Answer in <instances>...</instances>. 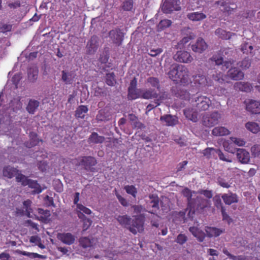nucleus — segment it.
<instances>
[{
	"instance_id": "nucleus-39",
	"label": "nucleus",
	"mask_w": 260,
	"mask_h": 260,
	"mask_svg": "<svg viewBox=\"0 0 260 260\" xmlns=\"http://www.w3.org/2000/svg\"><path fill=\"white\" fill-rule=\"evenodd\" d=\"M184 114L186 118L193 122H196L197 120V114L192 109H186L184 110Z\"/></svg>"
},
{
	"instance_id": "nucleus-38",
	"label": "nucleus",
	"mask_w": 260,
	"mask_h": 260,
	"mask_svg": "<svg viewBox=\"0 0 260 260\" xmlns=\"http://www.w3.org/2000/svg\"><path fill=\"white\" fill-rule=\"evenodd\" d=\"M175 95L177 97L184 100H189L190 99V93L186 90L183 89L177 90Z\"/></svg>"
},
{
	"instance_id": "nucleus-19",
	"label": "nucleus",
	"mask_w": 260,
	"mask_h": 260,
	"mask_svg": "<svg viewBox=\"0 0 260 260\" xmlns=\"http://www.w3.org/2000/svg\"><path fill=\"white\" fill-rule=\"evenodd\" d=\"M29 141L25 143V146L28 148H31L37 145L42 140L38 138V135L35 132L29 133Z\"/></svg>"
},
{
	"instance_id": "nucleus-43",
	"label": "nucleus",
	"mask_w": 260,
	"mask_h": 260,
	"mask_svg": "<svg viewBox=\"0 0 260 260\" xmlns=\"http://www.w3.org/2000/svg\"><path fill=\"white\" fill-rule=\"evenodd\" d=\"M38 70L37 68L29 69L28 71V78L32 82L36 81L38 78Z\"/></svg>"
},
{
	"instance_id": "nucleus-45",
	"label": "nucleus",
	"mask_w": 260,
	"mask_h": 260,
	"mask_svg": "<svg viewBox=\"0 0 260 260\" xmlns=\"http://www.w3.org/2000/svg\"><path fill=\"white\" fill-rule=\"evenodd\" d=\"M172 24V21L169 19L161 20L158 23L157 27L158 29L162 30L165 28L169 27Z\"/></svg>"
},
{
	"instance_id": "nucleus-55",
	"label": "nucleus",
	"mask_w": 260,
	"mask_h": 260,
	"mask_svg": "<svg viewBox=\"0 0 260 260\" xmlns=\"http://www.w3.org/2000/svg\"><path fill=\"white\" fill-rule=\"evenodd\" d=\"M218 154V157L220 160L223 161H227V162H231L232 160L230 159L229 158L226 157V156L224 155L223 152L219 149H216V153Z\"/></svg>"
},
{
	"instance_id": "nucleus-11",
	"label": "nucleus",
	"mask_w": 260,
	"mask_h": 260,
	"mask_svg": "<svg viewBox=\"0 0 260 260\" xmlns=\"http://www.w3.org/2000/svg\"><path fill=\"white\" fill-rule=\"evenodd\" d=\"M160 120L168 126H174L179 122L178 118L176 116L171 114H165L160 117Z\"/></svg>"
},
{
	"instance_id": "nucleus-29",
	"label": "nucleus",
	"mask_w": 260,
	"mask_h": 260,
	"mask_svg": "<svg viewBox=\"0 0 260 260\" xmlns=\"http://www.w3.org/2000/svg\"><path fill=\"white\" fill-rule=\"evenodd\" d=\"M189 230L195 237L198 238L199 241L202 242L204 240L205 233L199 229L192 226L189 228Z\"/></svg>"
},
{
	"instance_id": "nucleus-61",
	"label": "nucleus",
	"mask_w": 260,
	"mask_h": 260,
	"mask_svg": "<svg viewBox=\"0 0 260 260\" xmlns=\"http://www.w3.org/2000/svg\"><path fill=\"white\" fill-rule=\"evenodd\" d=\"M132 208L134 209V213L136 214L141 213L145 210V208L142 205H133Z\"/></svg>"
},
{
	"instance_id": "nucleus-18",
	"label": "nucleus",
	"mask_w": 260,
	"mask_h": 260,
	"mask_svg": "<svg viewBox=\"0 0 260 260\" xmlns=\"http://www.w3.org/2000/svg\"><path fill=\"white\" fill-rule=\"evenodd\" d=\"M206 15L203 12H195L187 14V18L192 21H200L206 18Z\"/></svg>"
},
{
	"instance_id": "nucleus-64",
	"label": "nucleus",
	"mask_w": 260,
	"mask_h": 260,
	"mask_svg": "<svg viewBox=\"0 0 260 260\" xmlns=\"http://www.w3.org/2000/svg\"><path fill=\"white\" fill-rule=\"evenodd\" d=\"M231 140L236 144H237L238 146H243L245 144V142L239 138H231Z\"/></svg>"
},
{
	"instance_id": "nucleus-6",
	"label": "nucleus",
	"mask_w": 260,
	"mask_h": 260,
	"mask_svg": "<svg viewBox=\"0 0 260 260\" xmlns=\"http://www.w3.org/2000/svg\"><path fill=\"white\" fill-rule=\"evenodd\" d=\"M179 0H165L162 6V11L167 14L171 13L173 11H179L181 9Z\"/></svg>"
},
{
	"instance_id": "nucleus-23",
	"label": "nucleus",
	"mask_w": 260,
	"mask_h": 260,
	"mask_svg": "<svg viewBox=\"0 0 260 260\" xmlns=\"http://www.w3.org/2000/svg\"><path fill=\"white\" fill-rule=\"evenodd\" d=\"M16 253L22 255H25L29 257L30 258H39L41 259H45L47 257L46 255H41L37 253L29 252L25 251H21L17 249L16 250Z\"/></svg>"
},
{
	"instance_id": "nucleus-16",
	"label": "nucleus",
	"mask_w": 260,
	"mask_h": 260,
	"mask_svg": "<svg viewBox=\"0 0 260 260\" xmlns=\"http://www.w3.org/2000/svg\"><path fill=\"white\" fill-rule=\"evenodd\" d=\"M99 46V39L95 36L91 37L87 44V52L89 54L94 53L98 49Z\"/></svg>"
},
{
	"instance_id": "nucleus-2",
	"label": "nucleus",
	"mask_w": 260,
	"mask_h": 260,
	"mask_svg": "<svg viewBox=\"0 0 260 260\" xmlns=\"http://www.w3.org/2000/svg\"><path fill=\"white\" fill-rule=\"evenodd\" d=\"M210 201L208 200L201 196H198L195 199H193L192 203H190L189 207H187L189 216L192 217L196 212H203L204 209L208 207Z\"/></svg>"
},
{
	"instance_id": "nucleus-60",
	"label": "nucleus",
	"mask_w": 260,
	"mask_h": 260,
	"mask_svg": "<svg viewBox=\"0 0 260 260\" xmlns=\"http://www.w3.org/2000/svg\"><path fill=\"white\" fill-rule=\"evenodd\" d=\"M162 52V49L161 48H158L155 49H151L150 50V52L148 53L149 55L152 57H155L157 55H159Z\"/></svg>"
},
{
	"instance_id": "nucleus-32",
	"label": "nucleus",
	"mask_w": 260,
	"mask_h": 260,
	"mask_svg": "<svg viewBox=\"0 0 260 260\" xmlns=\"http://www.w3.org/2000/svg\"><path fill=\"white\" fill-rule=\"evenodd\" d=\"M245 127L248 131L253 134H257L260 132V126L259 124L255 122H247L245 124Z\"/></svg>"
},
{
	"instance_id": "nucleus-34",
	"label": "nucleus",
	"mask_w": 260,
	"mask_h": 260,
	"mask_svg": "<svg viewBox=\"0 0 260 260\" xmlns=\"http://www.w3.org/2000/svg\"><path fill=\"white\" fill-rule=\"evenodd\" d=\"M146 83L148 84L149 86L156 88L158 90L160 89L159 80L156 77H150L148 78L146 80Z\"/></svg>"
},
{
	"instance_id": "nucleus-41",
	"label": "nucleus",
	"mask_w": 260,
	"mask_h": 260,
	"mask_svg": "<svg viewBox=\"0 0 260 260\" xmlns=\"http://www.w3.org/2000/svg\"><path fill=\"white\" fill-rule=\"evenodd\" d=\"M30 179H28L27 177L25 176L21 173H18L16 176V181L17 182L21 183L22 186H26L28 183V181Z\"/></svg>"
},
{
	"instance_id": "nucleus-12",
	"label": "nucleus",
	"mask_w": 260,
	"mask_h": 260,
	"mask_svg": "<svg viewBox=\"0 0 260 260\" xmlns=\"http://www.w3.org/2000/svg\"><path fill=\"white\" fill-rule=\"evenodd\" d=\"M227 75L233 80H242L244 77V74L241 70L236 67L231 68L227 73Z\"/></svg>"
},
{
	"instance_id": "nucleus-58",
	"label": "nucleus",
	"mask_w": 260,
	"mask_h": 260,
	"mask_svg": "<svg viewBox=\"0 0 260 260\" xmlns=\"http://www.w3.org/2000/svg\"><path fill=\"white\" fill-rule=\"evenodd\" d=\"M75 240V236L71 233H66V244L71 245Z\"/></svg>"
},
{
	"instance_id": "nucleus-52",
	"label": "nucleus",
	"mask_w": 260,
	"mask_h": 260,
	"mask_svg": "<svg viewBox=\"0 0 260 260\" xmlns=\"http://www.w3.org/2000/svg\"><path fill=\"white\" fill-rule=\"evenodd\" d=\"M221 212L223 220L227 221L228 223L230 224L233 221V220L226 213L225 207H222V210L221 211Z\"/></svg>"
},
{
	"instance_id": "nucleus-31",
	"label": "nucleus",
	"mask_w": 260,
	"mask_h": 260,
	"mask_svg": "<svg viewBox=\"0 0 260 260\" xmlns=\"http://www.w3.org/2000/svg\"><path fill=\"white\" fill-rule=\"evenodd\" d=\"M131 218L127 215L118 216L117 220L120 225L128 230L129 226L131 222Z\"/></svg>"
},
{
	"instance_id": "nucleus-47",
	"label": "nucleus",
	"mask_w": 260,
	"mask_h": 260,
	"mask_svg": "<svg viewBox=\"0 0 260 260\" xmlns=\"http://www.w3.org/2000/svg\"><path fill=\"white\" fill-rule=\"evenodd\" d=\"M216 149L214 148L208 147L203 151V155L206 157L210 158L216 153Z\"/></svg>"
},
{
	"instance_id": "nucleus-15",
	"label": "nucleus",
	"mask_w": 260,
	"mask_h": 260,
	"mask_svg": "<svg viewBox=\"0 0 260 260\" xmlns=\"http://www.w3.org/2000/svg\"><path fill=\"white\" fill-rule=\"evenodd\" d=\"M221 198L222 199L224 203L226 205H230L234 203L238 202V197L237 194L230 192L228 193H224L222 195Z\"/></svg>"
},
{
	"instance_id": "nucleus-53",
	"label": "nucleus",
	"mask_w": 260,
	"mask_h": 260,
	"mask_svg": "<svg viewBox=\"0 0 260 260\" xmlns=\"http://www.w3.org/2000/svg\"><path fill=\"white\" fill-rule=\"evenodd\" d=\"M115 195L118 200L120 203L123 206L126 207L128 206V203L127 201L125 199H124L123 197H122L121 195H120L117 190L115 189Z\"/></svg>"
},
{
	"instance_id": "nucleus-36",
	"label": "nucleus",
	"mask_w": 260,
	"mask_h": 260,
	"mask_svg": "<svg viewBox=\"0 0 260 260\" xmlns=\"http://www.w3.org/2000/svg\"><path fill=\"white\" fill-rule=\"evenodd\" d=\"M105 140V138L104 136H99L95 132L92 133L89 138V141L94 144L102 143Z\"/></svg>"
},
{
	"instance_id": "nucleus-62",
	"label": "nucleus",
	"mask_w": 260,
	"mask_h": 260,
	"mask_svg": "<svg viewBox=\"0 0 260 260\" xmlns=\"http://www.w3.org/2000/svg\"><path fill=\"white\" fill-rule=\"evenodd\" d=\"M194 37V36L193 35H191L190 34L189 36H187L186 37H184L180 41V45H185L186 43H187L189 41L193 39Z\"/></svg>"
},
{
	"instance_id": "nucleus-24",
	"label": "nucleus",
	"mask_w": 260,
	"mask_h": 260,
	"mask_svg": "<svg viewBox=\"0 0 260 260\" xmlns=\"http://www.w3.org/2000/svg\"><path fill=\"white\" fill-rule=\"evenodd\" d=\"M77 211L78 216L79 218H83L84 217H85L84 213L89 215L92 212L90 209L87 208L82 204H77Z\"/></svg>"
},
{
	"instance_id": "nucleus-8",
	"label": "nucleus",
	"mask_w": 260,
	"mask_h": 260,
	"mask_svg": "<svg viewBox=\"0 0 260 260\" xmlns=\"http://www.w3.org/2000/svg\"><path fill=\"white\" fill-rule=\"evenodd\" d=\"M195 102L197 108L200 111H206L211 104V101L206 96H200L196 98Z\"/></svg>"
},
{
	"instance_id": "nucleus-30",
	"label": "nucleus",
	"mask_w": 260,
	"mask_h": 260,
	"mask_svg": "<svg viewBox=\"0 0 260 260\" xmlns=\"http://www.w3.org/2000/svg\"><path fill=\"white\" fill-rule=\"evenodd\" d=\"M27 185H28L29 187L34 189L32 191V194H38L42 192V188L37 181L32 180L30 179Z\"/></svg>"
},
{
	"instance_id": "nucleus-40",
	"label": "nucleus",
	"mask_w": 260,
	"mask_h": 260,
	"mask_svg": "<svg viewBox=\"0 0 260 260\" xmlns=\"http://www.w3.org/2000/svg\"><path fill=\"white\" fill-rule=\"evenodd\" d=\"M181 193L184 197L186 198L187 201V207H188L189 203H191L193 201V199H192V192L188 188L185 187L182 190Z\"/></svg>"
},
{
	"instance_id": "nucleus-50",
	"label": "nucleus",
	"mask_w": 260,
	"mask_h": 260,
	"mask_svg": "<svg viewBox=\"0 0 260 260\" xmlns=\"http://www.w3.org/2000/svg\"><path fill=\"white\" fill-rule=\"evenodd\" d=\"M23 204L26 213L29 216L30 213L31 212V209L30 208L31 201L29 200H27L23 202Z\"/></svg>"
},
{
	"instance_id": "nucleus-27",
	"label": "nucleus",
	"mask_w": 260,
	"mask_h": 260,
	"mask_svg": "<svg viewBox=\"0 0 260 260\" xmlns=\"http://www.w3.org/2000/svg\"><path fill=\"white\" fill-rule=\"evenodd\" d=\"M93 239L86 237H80L79 240V245L83 248L91 247L93 245Z\"/></svg>"
},
{
	"instance_id": "nucleus-7",
	"label": "nucleus",
	"mask_w": 260,
	"mask_h": 260,
	"mask_svg": "<svg viewBox=\"0 0 260 260\" xmlns=\"http://www.w3.org/2000/svg\"><path fill=\"white\" fill-rule=\"evenodd\" d=\"M109 36L113 43L117 46H120L124 39V34L119 28L111 30L109 32Z\"/></svg>"
},
{
	"instance_id": "nucleus-35",
	"label": "nucleus",
	"mask_w": 260,
	"mask_h": 260,
	"mask_svg": "<svg viewBox=\"0 0 260 260\" xmlns=\"http://www.w3.org/2000/svg\"><path fill=\"white\" fill-rule=\"evenodd\" d=\"M88 111V109L86 106H79L75 111V116L78 118L83 119Z\"/></svg>"
},
{
	"instance_id": "nucleus-21",
	"label": "nucleus",
	"mask_w": 260,
	"mask_h": 260,
	"mask_svg": "<svg viewBox=\"0 0 260 260\" xmlns=\"http://www.w3.org/2000/svg\"><path fill=\"white\" fill-rule=\"evenodd\" d=\"M193 82L196 86L203 87L207 85L206 77L203 75H197L193 76Z\"/></svg>"
},
{
	"instance_id": "nucleus-51",
	"label": "nucleus",
	"mask_w": 260,
	"mask_h": 260,
	"mask_svg": "<svg viewBox=\"0 0 260 260\" xmlns=\"http://www.w3.org/2000/svg\"><path fill=\"white\" fill-rule=\"evenodd\" d=\"M217 183L218 185L223 188H229L231 187V183L226 182L225 179L221 177H219L218 178Z\"/></svg>"
},
{
	"instance_id": "nucleus-4",
	"label": "nucleus",
	"mask_w": 260,
	"mask_h": 260,
	"mask_svg": "<svg viewBox=\"0 0 260 260\" xmlns=\"http://www.w3.org/2000/svg\"><path fill=\"white\" fill-rule=\"evenodd\" d=\"M220 118L221 114L217 111L205 113L202 117V124L206 127H211L217 124Z\"/></svg>"
},
{
	"instance_id": "nucleus-3",
	"label": "nucleus",
	"mask_w": 260,
	"mask_h": 260,
	"mask_svg": "<svg viewBox=\"0 0 260 260\" xmlns=\"http://www.w3.org/2000/svg\"><path fill=\"white\" fill-rule=\"evenodd\" d=\"M144 221L145 216L143 214L135 216L133 219H131L128 230L134 235L138 232H142L144 231Z\"/></svg>"
},
{
	"instance_id": "nucleus-33",
	"label": "nucleus",
	"mask_w": 260,
	"mask_h": 260,
	"mask_svg": "<svg viewBox=\"0 0 260 260\" xmlns=\"http://www.w3.org/2000/svg\"><path fill=\"white\" fill-rule=\"evenodd\" d=\"M142 91L143 89L140 88H135L128 91L127 98L129 100L140 98Z\"/></svg>"
},
{
	"instance_id": "nucleus-28",
	"label": "nucleus",
	"mask_w": 260,
	"mask_h": 260,
	"mask_svg": "<svg viewBox=\"0 0 260 260\" xmlns=\"http://www.w3.org/2000/svg\"><path fill=\"white\" fill-rule=\"evenodd\" d=\"M40 103L39 101L30 99L26 106V110L29 113L33 114L39 106Z\"/></svg>"
},
{
	"instance_id": "nucleus-14",
	"label": "nucleus",
	"mask_w": 260,
	"mask_h": 260,
	"mask_svg": "<svg viewBox=\"0 0 260 260\" xmlns=\"http://www.w3.org/2000/svg\"><path fill=\"white\" fill-rule=\"evenodd\" d=\"M246 110L252 114L260 113V102L251 100L246 104Z\"/></svg>"
},
{
	"instance_id": "nucleus-1",
	"label": "nucleus",
	"mask_w": 260,
	"mask_h": 260,
	"mask_svg": "<svg viewBox=\"0 0 260 260\" xmlns=\"http://www.w3.org/2000/svg\"><path fill=\"white\" fill-rule=\"evenodd\" d=\"M168 75L170 79L177 83L188 84L191 82L189 70L182 64L172 65Z\"/></svg>"
},
{
	"instance_id": "nucleus-17",
	"label": "nucleus",
	"mask_w": 260,
	"mask_h": 260,
	"mask_svg": "<svg viewBox=\"0 0 260 260\" xmlns=\"http://www.w3.org/2000/svg\"><path fill=\"white\" fill-rule=\"evenodd\" d=\"M19 172V170L13 167L7 166L4 167L3 170V176L8 178H12Z\"/></svg>"
},
{
	"instance_id": "nucleus-10",
	"label": "nucleus",
	"mask_w": 260,
	"mask_h": 260,
	"mask_svg": "<svg viewBox=\"0 0 260 260\" xmlns=\"http://www.w3.org/2000/svg\"><path fill=\"white\" fill-rule=\"evenodd\" d=\"M208 48V45L202 38H199L195 43L191 45L192 50L198 53H202Z\"/></svg>"
},
{
	"instance_id": "nucleus-20",
	"label": "nucleus",
	"mask_w": 260,
	"mask_h": 260,
	"mask_svg": "<svg viewBox=\"0 0 260 260\" xmlns=\"http://www.w3.org/2000/svg\"><path fill=\"white\" fill-rule=\"evenodd\" d=\"M205 231L209 237H217L223 233L224 230H222L215 227L206 226Z\"/></svg>"
},
{
	"instance_id": "nucleus-25",
	"label": "nucleus",
	"mask_w": 260,
	"mask_h": 260,
	"mask_svg": "<svg viewBox=\"0 0 260 260\" xmlns=\"http://www.w3.org/2000/svg\"><path fill=\"white\" fill-rule=\"evenodd\" d=\"M229 130L223 126H217L212 131V134L215 136H223L229 135Z\"/></svg>"
},
{
	"instance_id": "nucleus-26",
	"label": "nucleus",
	"mask_w": 260,
	"mask_h": 260,
	"mask_svg": "<svg viewBox=\"0 0 260 260\" xmlns=\"http://www.w3.org/2000/svg\"><path fill=\"white\" fill-rule=\"evenodd\" d=\"M235 88L242 91L250 92L252 89L251 84L248 82H237L235 85Z\"/></svg>"
},
{
	"instance_id": "nucleus-44",
	"label": "nucleus",
	"mask_w": 260,
	"mask_h": 260,
	"mask_svg": "<svg viewBox=\"0 0 260 260\" xmlns=\"http://www.w3.org/2000/svg\"><path fill=\"white\" fill-rule=\"evenodd\" d=\"M212 62H215V64L217 66L222 64L223 61V58L220 53H218L214 54L212 57L210 58Z\"/></svg>"
},
{
	"instance_id": "nucleus-56",
	"label": "nucleus",
	"mask_w": 260,
	"mask_h": 260,
	"mask_svg": "<svg viewBox=\"0 0 260 260\" xmlns=\"http://www.w3.org/2000/svg\"><path fill=\"white\" fill-rule=\"evenodd\" d=\"M187 239V237L185 235L180 234L177 236L176 241L179 244L182 245L186 242Z\"/></svg>"
},
{
	"instance_id": "nucleus-46",
	"label": "nucleus",
	"mask_w": 260,
	"mask_h": 260,
	"mask_svg": "<svg viewBox=\"0 0 260 260\" xmlns=\"http://www.w3.org/2000/svg\"><path fill=\"white\" fill-rule=\"evenodd\" d=\"M124 189L128 194L132 195L135 198L136 197L137 189L135 186L132 185H126L124 187Z\"/></svg>"
},
{
	"instance_id": "nucleus-13",
	"label": "nucleus",
	"mask_w": 260,
	"mask_h": 260,
	"mask_svg": "<svg viewBox=\"0 0 260 260\" xmlns=\"http://www.w3.org/2000/svg\"><path fill=\"white\" fill-rule=\"evenodd\" d=\"M236 156L238 160L241 164H247L250 160V154L245 149H238L236 152Z\"/></svg>"
},
{
	"instance_id": "nucleus-48",
	"label": "nucleus",
	"mask_w": 260,
	"mask_h": 260,
	"mask_svg": "<svg viewBox=\"0 0 260 260\" xmlns=\"http://www.w3.org/2000/svg\"><path fill=\"white\" fill-rule=\"evenodd\" d=\"M238 65L243 69H248L251 66V59L248 57H246L241 62H239Z\"/></svg>"
},
{
	"instance_id": "nucleus-49",
	"label": "nucleus",
	"mask_w": 260,
	"mask_h": 260,
	"mask_svg": "<svg viewBox=\"0 0 260 260\" xmlns=\"http://www.w3.org/2000/svg\"><path fill=\"white\" fill-rule=\"evenodd\" d=\"M83 220V225H82V233L86 231L91 226L92 224V221L89 218L87 217H84L81 218Z\"/></svg>"
},
{
	"instance_id": "nucleus-63",
	"label": "nucleus",
	"mask_w": 260,
	"mask_h": 260,
	"mask_svg": "<svg viewBox=\"0 0 260 260\" xmlns=\"http://www.w3.org/2000/svg\"><path fill=\"white\" fill-rule=\"evenodd\" d=\"M12 27V26L11 24H4L1 27L0 32L5 33L8 31H10L11 30Z\"/></svg>"
},
{
	"instance_id": "nucleus-37",
	"label": "nucleus",
	"mask_w": 260,
	"mask_h": 260,
	"mask_svg": "<svg viewBox=\"0 0 260 260\" xmlns=\"http://www.w3.org/2000/svg\"><path fill=\"white\" fill-rule=\"evenodd\" d=\"M149 198L150 200L149 205L153 209L158 210L159 209V200L157 195L155 194H150L149 196Z\"/></svg>"
},
{
	"instance_id": "nucleus-5",
	"label": "nucleus",
	"mask_w": 260,
	"mask_h": 260,
	"mask_svg": "<svg viewBox=\"0 0 260 260\" xmlns=\"http://www.w3.org/2000/svg\"><path fill=\"white\" fill-rule=\"evenodd\" d=\"M76 166H83L86 170L94 172L95 169L93 168L96 163V160L92 156H81L76 159Z\"/></svg>"
},
{
	"instance_id": "nucleus-22",
	"label": "nucleus",
	"mask_w": 260,
	"mask_h": 260,
	"mask_svg": "<svg viewBox=\"0 0 260 260\" xmlns=\"http://www.w3.org/2000/svg\"><path fill=\"white\" fill-rule=\"evenodd\" d=\"M158 95V94L154 91V89H149L143 90L140 98L146 100L156 99L157 98Z\"/></svg>"
},
{
	"instance_id": "nucleus-42",
	"label": "nucleus",
	"mask_w": 260,
	"mask_h": 260,
	"mask_svg": "<svg viewBox=\"0 0 260 260\" xmlns=\"http://www.w3.org/2000/svg\"><path fill=\"white\" fill-rule=\"evenodd\" d=\"M115 76L114 73L106 74V83L110 86H113L116 83Z\"/></svg>"
},
{
	"instance_id": "nucleus-59",
	"label": "nucleus",
	"mask_w": 260,
	"mask_h": 260,
	"mask_svg": "<svg viewBox=\"0 0 260 260\" xmlns=\"http://www.w3.org/2000/svg\"><path fill=\"white\" fill-rule=\"evenodd\" d=\"M198 192L201 194H203L207 198L210 199L212 198L213 194L211 190H200Z\"/></svg>"
},
{
	"instance_id": "nucleus-57",
	"label": "nucleus",
	"mask_w": 260,
	"mask_h": 260,
	"mask_svg": "<svg viewBox=\"0 0 260 260\" xmlns=\"http://www.w3.org/2000/svg\"><path fill=\"white\" fill-rule=\"evenodd\" d=\"M133 4L130 1H125L122 5V9L125 11H130L133 8Z\"/></svg>"
},
{
	"instance_id": "nucleus-9",
	"label": "nucleus",
	"mask_w": 260,
	"mask_h": 260,
	"mask_svg": "<svg viewBox=\"0 0 260 260\" xmlns=\"http://www.w3.org/2000/svg\"><path fill=\"white\" fill-rule=\"evenodd\" d=\"M174 58L178 62L190 63L193 60V57L190 54L186 51H178L174 55Z\"/></svg>"
},
{
	"instance_id": "nucleus-54",
	"label": "nucleus",
	"mask_w": 260,
	"mask_h": 260,
	"mask_svg": "<svg viewBox=\"0 0 260 260\" xmlns=\"http://www.w3.org/2000/svg\"><path fill=\"white\" fill-rule=\"evenodd\" d=\"M248 49L250 50V53L253 49V47L251 45L248 44V43H244L241 46V51L243 52V53H248Z\"/></svg>"
}]
</instances>
